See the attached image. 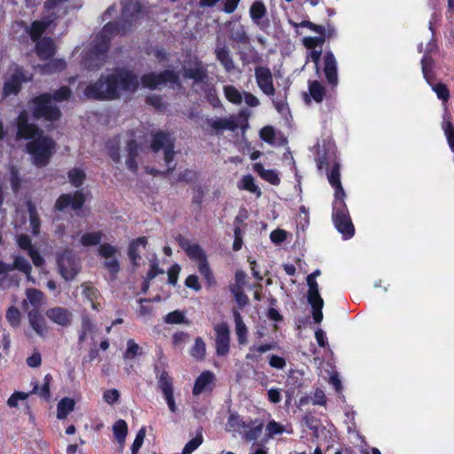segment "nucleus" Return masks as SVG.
Instances as JSON below:
<instances>
[{"mask_svg": "<svg viewBox=\"0 0 454 454\" xmlns=\"http://www.w3.org/2000/svg\"><path fill=\"white\" fill-rule=\"evenodd\" d=\"M121 17L123 23L108 22L96 35L90 47L83 51L82 64L88 70H98L105 63L109 41L114 35L124 34L147 12L145 7L138 0H122Z\"/></svg>", "mask_w": 454, "mask_h": 454, "instance_id": "nucleus-1", "label": "nucleus"}, {"mask_svg": "<svg viewBox=\"0 0 454 454\" xmlns=\"http://www.w3.org/2000/svg\"><path fill=\"white\" fill-rule=\"evenodd\" d=\"M139 87L138 77L130 70L117 68L88 85L84 96L93 99H116L122 95L135 92Z\"/></svg>", "mask_w": 454, "mask_h": 454, "instance_id": "nucleus-2", "label": "nucleus"}, {"mask_svg": "<svg viewBox=\"0 0 454 454\" xmlns=\"http://www.w3.org/2000/svg\"><path fill=\"white\" fill-rule=\"evenodd\" d=\"M17 137L29 139L27 150L31 154L33 162L37 167L45 166L55 149V142L43 135L35 124L28 122V113L23 110L17 118Z\"/></svg>", "mask_w": 454, "mask_h": 454, "instance_id": "nucleus-3", "label": "nucleus"}, {"mask_svg": "<svg viewBox=\"0 0 454 454\" xmlns=\"http://www.w3.org/2000/svg\"><path fill=\"white\" fill-rule=\"evenodd\" d=\"M340 164L335 162L331 171L327 174L329 183L335 189L334 201L333 203V221L343 238L348 239L354 236L355 228L344 202L346 194L340 184Z\"/></svg>", "mask_w": 454, "mask_h": 454, "instance_id": "nucleus-4", "label": "nucleus"}, {"mask_svg": "<svg viewBox=\"0 0 454 454\" xmlns=\"http://www.w3.org/2000/svg\"><path fill=\"white\" fill-rule=\"evenodd\" d=\"M71 96V90L68 87H61L53 95L44 93L35 97L31 100V112L35 120L43 119L55 121L60 117V110L56 106L55 102H62Z\"/></svg>", "mask_w": 454, "mask_h": 454, "instance_id": "nucleus-5", "label": "nucleus"}, {"mask_svg": "<svg viewBox=\"0 0 454 454\" xmlns=\"http://www.w3.org/2000/svg\"><path fill=\"white\" fill-rule=\"evenodd\" d=\"M319 270H314L311 274L308 275L306 281L309 286L308 301L312 308V317L316 323H321L323 320L322 309L324 307V300L319 294V286L316 281V278L320 276Z\"/></svg>", "mask_w": 454, "mask_h": 454, "instance_id": "nucleus-6", "label": "nucleus"}, {"mask_svg": "<svg viewBox=\"0 0 454 454\" xmlns=\"http://www.w3.org/2000/svg\"><path fill=\"white\" fill-rule=\"evenodd\" d=\"M30 79L31 76L26 75L22 67L12 64L4 79L3 96L7 98L11 95H17L22 83L30 81Z\"/></svg>", "mask_w": 454, "mask_h": 454, "instance_id": "nucleus-7", "label": "nucleus"}, {"mask_svg": "<svg viewBox=\"0 0 454 454\" xmlns=\"http://www.w3.org/2000/svg\"><path fill=\"white\" fill-rule=\"evenodd\" d=\"M140 82L143 87L151 90L168 84L173 89H179L181 87L178 75L174 71L170 70H166L160 74L149 73L143 75Z\"/></svg>", "mask_w": 454, "mask_h": 454, "instance_id": "nucleus-8", "label": "nucleus"}, {"mask_svg": "<svg viewBox=\"0 0 454 454\" xmlns=\"http://www.w3.org/2000/svg\"><path fill=\"white\" fill-rule=\"evenodd\" d=\"M151 147L154 152L160 149L164 151V160L168 167V172L175 168L176 164H172L174 159V142L169 134L163 131H158L153 136Z\"/></svg>", "mask_w": 454, "mask_h": 454, "instance_id": "nucleus-9", "label": "nucleus"}, {"mask_svg": "<svg viewBox=\"0 0 454 454\" xmlns=\"http://www.w3.org/2000/svg\"><path fill=\"white\" fill-rule=\"evenodd\" d=\"M58 266L59 273L67 281L72 280L80 270V263L69 249L58 255Z\"/></svg>", "mask_w": 454, "mask_h": 454, "instance_id": "nucleus-10", "label": "nucleus"}, {"mask_svg": "<svg viewBox=\"0 0 454 454\" xmlns=\"http://www.w3.org/2000/svg\"><path fill=\"white\" fill-rule=\"evenodd\" d=\"M98 252L104 258V268L108 270L112 279H114L121 269L119 261L116 258L119 249L109 243H103L99 245Z\"/></svg>", "mask_w": 454, "mask_h": 454, "instance_id": "nucleus-11", "label": "nucleus"}, {"mask_svg": "<svg viewBox=\"0 0 454 454\" xmlns=\"http://www.w3.org/2000/svg\"><path fill=\"white\" fill-rule=\"evenodd\" d=\"M433 60L431 58L425 56L421 59L423 76L427 82L431 86L432 90L435 92L437 98L443 103H446L450 98V91L444 83L438 82L434 84L432 82V75L430 74Z\"/></svg>", "mask_w": 454, "mask_h": 454, "instance_id": "nucleus-12", "label": "nucleus"}, {"mask_svg": "<svg viewBox=\"0 0 454 454\" xmlns=\"http://www.w3.org/2000/svg\"><path fill=\"white\" fill-rule=\"evenodd\" d=\"M254 76L257 86L267 96L272 97L275 94L273 77L270 68L257 67L254 69Z\"/></svg>", "mask_w": 454, "mask_h": 454, "instance_id": "nucleus-13", "label": "nucleus"}, {"mask_svg": "<svg viewBox=\"0 0 454 454\" xmlns=\"http://www.w3.org/2000/svg\"><path fill=\"white\" fill-rule=\"evenodd\" d=\"M215 350L220 356H226L230 350V329L226 323H221L215 326Z\"/></svg>", "mask_w": 454, "mask_h": 454, "instance_id": "nucleus-14", "label": "nucleus"}, {"mask_svg": "<svg viewBox=\"0 0 454 454\" xmlns=\"http://www.w3.org/2000/svg\"><path fill=\"white\" fill-rule=\"evenodd\" d=\"M176 240L178 245L185 251L187 256L197 263L207 259L203 248L197 243H192L183 235H177Z\"/></svg>", "mask_w": 454, "mask_h": 454, "instance_id": "nucleus-15", "label": "nucleus"}, {"mask_svg": "<svg viewBox=\"0 0 454 454\" xmlns=\"http://www.w3.org/2000/svg\"><path fill=\"white\" fill-rule=\"evenodd\" d=\"M158 386L161 390L168 407L171 412H176L177 407L175 403L172 380L166 372H161L158 380Z\"/></svg>", "mask_w": 454, "mask_h": 454, "instance_id": "nucleus-16", "label": "nucleus"}, {"mask_svg": "<svg viewBox=\"0 0 454 454\" xmlns=\"http://www.w3.org/2000/svg\"><path fill=\"white\" fill-rule=\"evenodd\" d=\"M45 315L51 322L63 327L69 326L73 321L72 312L64 307L51 308Z\"/></svg>", "mask_w": 454, "mask_h": 454, "instance_id": "nucleus-17", "label": "nucleus"}, {"mask_svg": "<svg viewBox=\"0 0 454 454\" xmlns=\"http://www.w3.org/2000/svg\"><path fill=\"white\" fill-rule=\"evenodd\" d=\"M85 201L84 195L82 191H76L73 195L63 194L61 195L57 202L56 208L58 210H63L68 207H71L74 210L80 209Z\"/></svg>", "mask_w": 454, "mask_h": 454, "instance_id": "nucleus-18", "label": "nucleus"}, {"mask_svg": "<svg viewBox=\"0 0 454 454\" xmlns=\"http://www.w3.org/2000/svg\"><path fill=\"white\" fill-rule=\"evenodd\" d=\"M182 71L184 78L192 79L196 82H203L207 78V71L197 59L192 60L188 66H184Z\"/></svg>", "mask_w": 454, "mask_h": 454, "instance_id": "nucleus-19", "label": "nucleus"}, {"mask_svg": "<svg viewBox=\"0 0 454 454\" xmlns=\"http://www.w3.org/2000/svg\"><path fill=\"white\" fill-rule=\"evenodd\" d=\"M324 73L327 82L336 86L338 83L337 61L332 51H327L324 57Z\"/></svg>", "mask_w": 454, "mask_h": 454, "instance_id": "nucleus-20", "label": "nucleus"}, {"mask_svg": "<svg viewBox=\"0 0 454 454\" xmlns=\"http://www.w3.org/2000/svg\"><path fill=\"white\" fill-rule=\"evenodd\" d=\"M27 318L30 326L39 336L43 337L48 333L46 321L37 309L28 311Z\"/></svg>", "mask_w": 454, "mask_h": 454, "instance_id": "nucleus-21", "label": "nucleus"}, {"mask_svg": "<svg viewBox=\"0 0 454 454\" xmlns=\"http://www.w3.org/2000/svg\"><path fill=\"white\" fill-rule=\"evenodd\" d=\"M215 380V374L209 371L202 372L195 380L192 394L199 395L203 392L210 391Z\"/></svg>", "mask_w": 454, "mask_h": 454, "instance_id": "nucleus-22", "label": "nucleus"}, {"mask_svg": "<svg viewBox=\"0 0 454 454\" xmlns=\"http://www.w3.org/2000/svg\"><path fill=\"white\" fill-rule=\"evenodd\" d=\"M81 288L82 296L90 303L91 308L99 311L101 309L100 303L98 301L101 297L99 291L90 283H83Z\"/></svg>", "mask_w": 454, "mask_h": 454, "instance_id": "nucleus-23", "label": "nucleus"}, {"mask_svg": "<svg viewBox=\"0 0 454 454\" xmlns=\"http://www.w3.org/2000/svg\"><path fill=\"white\" fill-rule=\"evenodd\" d=\"M35 52L42 59L51 58L56 52V46L52 39L44 37L36 42Z\"/></svg>", "mask_w": 454, "mask_h": 454, "instance_id": "nucleus-24", "label": "nucleus"}, {"mask_svg": "<svg viewBox=\"0 0 454 454\" xmlns=\"http://www.w3.org/2000/svg\"><path fill=\"white\" fill-rule=\"evenodd\" d=\"M206 121L215 131L224 129L235 131L238 129L237 121L233 118H207Z\"/></svg>", "mask_w": 454, "mask_h": 454, "instance_id": "nucleus-25", "label": "nucleus"}, {"mask_svg": "<svg viewBox=\"0 0 454 454\" xmlns=\"http://www.w3.org/2000/svg\"><path fill=\"white\" fill-rule=\"evenodd\" d=\"M216 59L223 66L227 72H231L234 69V62L230 54V51L225 45H217L215 50Z\"/></svg>", "mask_w": 454, "mask_h": 454, "instance_id": "nucleus-26", "label": "nucleus"}, {"mask_svg": "<svg viewBox=\"0 0 454 454\" xmlns=\"http://www.w3.org/2000/svg\"><path fill=\"white\" fill-rule=\"evenodd\" d=\"M138 148L139 145L135 138H129L127 141L128 159L126 160V165L128 168L132 172H136L137 170V163L136 158L137 156Z\"/></svg>", "mask_w": 454, "mask_h": 454, "instance_id": "nucleus-27", "label": "nucleus"}, {"mask_svg": "<svg viewBox=\"0 0 454 454\" xmlns=\"http://www.w3.org/2000/svg\"><path fill=\"white\" fill-rule=\"evenodd\" d=\"M51 22L52 20L49 19L34 21L31 24L30 27L27 28V32L30 35V38L34 42L39 41L41 35L45 32V30L51 25Z\"/></svg>", "mask_w": 454, "mask_h": 454, "instance_id": "nucleus-28", "label": "nucleus"}, {"mask_svg": "<svg viewBox=\"0 0 454 454\" xmlns=\"http://www.w3.org/2000/svg\"><path fill=\"white\" fill-rule=\"evenodd\" d=\"M226 427L229 431L242 434L244 430L250 427V423L245 421L239 414L231 413L228 418Z\"/></svg>", "mask_w": 454, "mask_h": 454, "instance_id": "nucleus-29", "label": "nucleus"}, {"mask_svg": "<svg viewBox=\"0 0 454 454\" xmlns=\"http://www.w3.org/2000/svg\"><path fill=\"white\" fill-rule=\"evenodd\" d=\"M233 317L235 321V332L239 344L244 345L247 342V327L238 310H233Z\"/></svg>", "mask_w": 454, "mask_h": 454, "instance_id": "nucleus-30", "label": "nucleus"}, {"mask_svg": "<svg viewBox=\"0 0 454 454\" xmlns=\"http://www.w3.org/2000/svg\"><path fill=\"white\" fill-rule=\"evenodd\" d=\"M146 244L147 239L145 237H139L129 244L128 255L133 264L137 265V262L141 259L138 247H145Z\"/></svg>", "mask_w": 454, "mask_h": 454, "instance_id": "nucleus-31", "label": "nucleus"}, {"mask_svg": "<svg viewBox=\"0 0 454 454\" xmlns=\"http://www.w3.org/2000/svg\"><path fill=\"white\" fill-rule=\"evenodd\" d=\"M254 170L265 181L269 182L273 185H278L280 183V179L277 171L273 169H265L261 163H255L254 165Z\"/></svg>", "mask_w": 454, "mask_h": 454, "instance_id": "nucleus-32", "label": "nucleus"}, {"mask_svg": "<svg viewBox=\"0 0 454 454\" xmlns=\"http://www.w3.org/2000/svg\"><path fill=\"white\" fill-rule=\"evenodd\" d=\"M230 38L239 43H248L249 37L243 25L239 23H230Z\"/></svg>", "mask_w": 454, "mask_h": 454, "instance_id": "nucleus-33", "label": "nucleus"}, {"mask_svg": "<svg viewBox=\"0 0 454 454\" xmlns=\"http://www.w3.org/2000/svg\"><path fill=\"white\" fill-rule=\"evenodd\" d=\"M75 403L69 397L62 398L57 405V418L59 419H66L74 410Z\"/></svg>", "mask_w": 454, "mask_h": 454, "instance_id": "nucleus-34", "label": "nucleus"}, {"mask_svg": "<svg viewBox=\"0 0 454 454\" xmlns=\"http://www.w3.org/2000/svg\"><path fill=\"white\" fill-rule=\"evenodd\" d=\"M248 423H250V427L244 430L242 435L246 441L250 442L256 440L260 436L262 431L263 424L262 422L257 420L252 421L251 419L248 421Z\"/></svg>", "mask_w": 454, "mask_h": 454, "instance_id": "nucleus-35", "label": "nucleus"}, {"mask_svg": "<svg viewBox=\"0 0 454 454\" xmlns=\"http://www.w3.org/2000/svg\"><path fill=\"white\" fill-rule=\"evenodd\" d=\"M266 7L261 1L254 2L249 9L250 18L256 25L261 24V20L266 15Z\"/></svg>", "mask_w": 454, "mask_h": 454, "instance_id": "nucleus-36", "label": "nucleus"}, {"mask_svg": "<svg viewBox=\"0 0 454 454\" xmlns=\"http://www.w3.org/2000/svg\"><path fill=\"white\" fill-rule=\"evenodd\" d=\"M113 432L121 447H123L128 434V425L126 421L123 419L117 420L113 426Z\"/></svg>", "mask_w": 454, "mask_h": 454, "instance_id": "nucleus-37", "label": "nucleus"}, {"mask_svg": "<svg viewBox=\"0 0 454 454\" xmlns=\"http://www.w3.org/2000/svg\"><path fill=\"white\" fill-rule=\"evenodd\" d=\"M103 237L104 233L101 231L85 232L81 236L80 243L83 247L99 245Z\"/></svg>", "mask_w": 454, "mask_h": 454, "instance_id": "nucleus-38", "label": "nucleus"}, {"mask_svg": "<svg viewBox=\"0 0 454 454\" xmlns=\"http://www.w3.org/2000/svg\"><path fill=\"white\" fill-rule=\"evenodd\" d=\"M238 188L248 191L249 192L255 194L256 197H260L262 195L260 188L254 184V179L251 175L244 176L238 184Z\"/></svg>", "mask_w": 454, "mask_h": 454, "instance_id": "nucleus-39", "label": "nucleus"}, {"mask_svg": "<svg viewBox=\"0 0 454 454\" xmlns=\"http://www.w3.org/2000/svg\"><path fill=\"white\" fill-rule=\"evenodd\" d=\"M197 266H198L199 272L204 278L207 286H215V278L214 274L209 267L207 260L205 259L204 261L198 262Z\"/></svg>", "mask_w": 454, "mask_h": 454, "instance_id": "nucleus-40", "label": "nucleus"}, {"mask_svg": "<svg viewBox=\"0 0 454 454\" xmlns=\"http://www.w3.org/2000/svg\"><path fill=\"white\" fill-rule=\"evenodd\" d=\"M66 61L62 59H57L51 62L41 66L40 72L43 74H50L56 72H59L66 67Z\"/></svg>", "mask_w": 454, "mask_h": 454, "instance_id": "nucleus-41", "label": "nucleus"}, {"mask_svg": "<svg viewBox=\"0 0 454 454\" xmlns=\"http://www.w3.org/2000/svg\"><path fill=\"white\" fill-rule=\"evenodd\" d=\"M27 207L29 214V222L32 233L34 235H38L40 232V219L36 209L31 201L27 202Z\"/></svg>", "mask_w": 454, "mask_h": 454, "instance_id": "nucleus-42", "label": "nucleus"}, {"mask_svg": "<svg viewBox=\"0 0 454 454\" xmlns=\"http://www.w3.org/2000/svg\"><path fill=\"white\" fill-rule=\"evenodd\" d=\"M96 326L87 316L82 319L81 331L79 334V341L83 342L89 335H92L95 332Z\"/></svg>", "mask_w": 454, "mask_h": 454, "instance_id": "nucleus-43", "label": "nucleus"}, {"mask_svg": "<svg viewBox=\"0 0 454 454\" xmlns=\"http://www.w3.org/2000/svg\"><path fill=\"white\" fill-rule=\"evenodd\" d=\"M52 380V377L51 374H46L43 378V384L39 387L37 384H35L33 387V393L37 394L39 396L48 400L50 398V385Z\"/></svg>", "mask_w": 454, "mask_h": 454, "instance_id": "nucleus-44", "label": "nucleus"}, {"mask_svg": "<svg viewBox=\"0 0 454 454\" xmlns=\"http://www.w3.org/2000/svg\"><path fill=\"white\" fill-rule=\"evenodd\" d=\"M69 182L75 187H80L86 178L85 171L81 168H74L67 173Z\"/></svg>", "mask_w": 454, "mask_h": 454, "instance_id": "nucleus-45", "label": "nucleus"}, {"mask_svg": "<svg viewBox=\"0 0 454 454\" xmlns=\"http://www.w3.org/2000/svg\"><path fill=\"white\" fill-rule=\"evenodd\" d=\"M27 301L34 307H40L44 302V294L37 289L29 288L26 291Z\"/></svg>", "mask_w": 454, "mask_h": 454, "instance_id": "nucleus-46", "label": "nucleus"}, {"mask_svg": "<svg viewBox=\"0 0 454 454\" xmlns=\"http://www.w3.org/2000/svg\"><path fill=\"white\" fill-rule=\"evenodd\" d=\"M309 91L311 98L317 103L323 100L325 94V87L317 81L309 83Z\"/></svg>", "mask_w": 454, "mask_h": 454, "instance_id": "nucleus-47", "label": "nucleus"}, {"mask_svg": "<svg viewBox=\"0 0 454 454\" xmlns=\"http://www.w3.org/2000/svg\"><path fill=\"white\" fill-rule=\"evenodd\" d=\"M223 92L226 97V98L236 105H239L242 102V94L239 90H238L234 86L232 85H227L223 88Z\"/></svg>", "mask_w": 454, "mask_h": 454, "instance_id": "nucleus-48", "label": "nucleus"}, {"mask_svg": "<svg viewBox=\"0 0 454 454\" xmlns=\"http://www.w3.org/2000/svg\"><path fill=\"white\" fill-rule=\"evenodd\" d=\"M260 137L268 144L277 145L278 143V134L270 126L262 128L260 131Z\"/></svg>", "mask_w": 454, "mask_h": 454, "instance_id": "nucleus-49", "label": "nucleus"}, {"mask_svg": "<svg viewBox=\"0 0 454 454\" xmlns=\"http://www.w3.org/2000/svg\"><path fill=\"white\" fill-rule=\"evenodd\" d=\"M164 322L166 324H188V321L185 318L184 313L180 310H174L172 312L168 313L164 317Z\"/></svg>", "mask_w": 454, "mask_h": 454, "instance_id": "nucleus-50", "label": "nucleus"}, {"mask_svg": "<svg viewBox=\"0 0 454 454\" xmlns=\"http://www.w3.org/2000/svg\"><path fill=\"white\" fill-rule=\"evenodd\" d=\"M6 320L14 328H17L20 325L21 314L20 310L14 307H10L6 311Z\"/></svg>", "mask_w": 454, "mask_h": 454, "instance_id": "nucleus-51", "label": "nucleus"}, {"mask_svg": "<svg viewBox=\"0 0 454 454\" xmlns=\"http://www.w3.org/2000/svg\"><path fill=\"white\" fill-rule=\"evenodd\" d=\"M141 354V348L135 342L134 340L129 339L127 341V349L123 355L125 360L133 359L135 356Z\"/></svg>", "mask_w": 454, "mask_h": 454, "instance_id": "nucleus-52", "label": "nucleus"}, {"mask_svg": "<svg viewBox=\"0 0 454 454\" xmlns=\"http://www.w3.org/2000/svg\"><path fill=\"white\" fill-rule=\"evenodd\" d=\"M120 145L121 142L119 137L109 142L107 145L108 154L114 162H119L121 160Z\"/></svg>", "mask_w": 454, "mask_h": 454, "instance_id": "nucleus-53", "label": "nucleus"}, {"mask_svg": "<svg viewBox=\"0 0 454 454\" xmlns=\"http://www.w3.org/2000/svg\"><path fill=\"white\" fill-rule=\"evenodd\" d=\"M206 354V345L201 338H197L191 350V355L196 359H202Z\"/></svg>", "mask_w": 454, "mask_h": 454, "instance_id": "nucleus-54", "label": "nucleus"}, {"mask_svg": "<svg viewBox=\"0 0 454 454\" xmlns=\"http://www.w3.org/2000/svg\"><path fill=\"white\" fill-rule=\"evenodd\" d=\"M14 267L17 270L23 273H28L32 270L29 262L20 255H13Z\"/></svg>", "mask_w": 454, "mask_h": 454, "instance_id": "nucleus-55", "label": "nucleus"}, {"mask_svg": "<svg viewBox=\"0 0 454 454\" xmlns=\"http://www.w3.org/2000/svg\"><path fill=\"white\" fill-rule=\"evenodd\" d=\"M265 431L266 436L268 438H273L277 434H281L285 431V428L282 425L276 422L275 420H270L267 424Z\"/></svg>", "mask_w": 454, "mask_h": 454, "instance_id": "nucleus-56", "label": "nucleus"}, {"mask_svg": "<svg viewBox=\"0 0 454 454\" xmlns=\"http://www.w3.org/2000/svg\"><path fill=\"white\" fill-rule=\"evenodd\" d=\"M442 129L447 137L448 144L452 152H454V126L450 121H444L442 123Z\"/></svg>", "mask_w": 454, "mask_h": 454, "instance_id": "nucleus-57", "label": "nucleus"}, {"mask_svg": "<svg viewBox=\"0 0 454 454\" xmlns=\"http://www.w3.org/2000/svg\"><path fill=\"white\" fill-rule=\"evenodd\" d=\"M145 433L146 431L145 427L139 429L131 446V454H137L138 450L143 445L144 440L145 438Z\"/></svg>", "mask_w": 454, "mask_h": 454, "instance_id": "nucleus-58", "label": "nucleus"}, {"mask_svg": "<svg viewBox=\"0 0 454 454\" xmlns=\"http://www.w3.org/2000/svg\"><path fill=\"white\" fill-rule=\"evenodd\" d=\"M202 436L200 434L196 435L185 444L182 454H192L202 443Z\"/></svg>", "mask_w": 454, "mask_h": 454, "instance_id": "nucleus-59", "label": "nucleus"}, {"mask_svg": "<svg viewBox=\"0 0 454 454\" xmlns=\"http://www.w3.org/2000/svg\"><path fill=\"white\" fill-rule=\"evenodd\" d=\"M231 291L240 308L244 307L247 303L248 298L243 292L242 288H239V286H231Z\"/></svg>", "mask_w": 454, "mask_h": 454, "instance_id": "nucleus-60", "label": "nucleus"}, {"mask_svg": "<svg viewBox=\"0 0 454 454\" xmlns=\"http://www.w3.org/2000/svg\"><path fill=\"white\" fill-rule=\"evenodd\" d=\"M294 27H308L309 28L311 31L317 33V34H319V35H325V27L323 26H320V25H316L309 20H304V21H301V23H294Z\"/></svg>", "mask_w": 454, "mask_h": 454, "instance_id": "nucleus-61", "label": "nucleus"}, {"mask_svg": "<svg viewBox=\"0 0 454 454\" xmlns=\"http://www.w3.org/2000/svg\"><path fill=\"white\" fill-rule=\"evenodd\" d=\"M16 241L18 246L27 252V254L30 252L31 249H34L35 247L32 246L31 239L27 235L25 234H20L16 238Z\"/></svg>", "mask_w": 454, "mask_h": 454, "instance_id": "nucleus-62", "label": "nucleus"}, {"mask_svg": "<svg viewBox=\"0 0 454 454\" xmlns=\"http://www.w3.org/2000/svg\"><path fill=\"white\" fill-rule=\"evenodd\" d=\"M269 364L270 367L278 369V370H283L286 366V362L284 357L277 356V355H271L269 357Z\"/></svg>", "mask_w": 454, "mask_h": 454, "instance_id": "nucleus-63", "label": "nucleus"}, {"mask_svg": "<svg viewBox=\"0 0 454 454\" xmlns=\"http://www.w3.org/2000/svg\"><path fill=\"white\" fill-rule=\"evenodd\" d=\"M28 395L24 392H14L8 399L7 404L10 407H17L20 401L26 400Z\"/></svg>", "mask_w": 454, "mask_h": 454, "instance_id": "nucleus-64", "label": "nucleus"}]
</instances>
